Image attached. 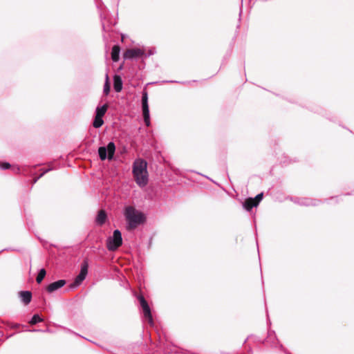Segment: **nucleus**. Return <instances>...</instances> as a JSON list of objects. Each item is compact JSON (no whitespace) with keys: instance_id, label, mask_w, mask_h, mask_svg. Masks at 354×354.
Segmentation results:
<instances>
[{"instance_id":"25","label":"nucleus","mask_w":354,"mask_h":354,"mask_svg":"<svg viewBox=\"0 0 354 354\" xmlns=\"http://www.w3.org/2000/svg\"><path fill=\"white\" fill-rule=\"evenodd\" d=\"M53 169H54V168H53V167H50V166H49V167H48V168H46V169H42V172H41V174L38 176H39V178H41V177H43L46 174H47L48 172H49V171H52V170H53Z\"/></svg>"},{"instance_id":"33","label":"nucleus","mask_w":354,"mask_h":354,"mask_svg":"<svg viewBox=\"0 0 354 354\" xmlns=\"http://www.w3.org/2000/svg\"><path fill=\"white\" fill-rule=\"evenodd\" d=\"M19 326H20V325H19V324H12V325L11 326V328H17L18 327H19Z\"/></svg>"},{"instance_id":"12","label":"nucleus","mask_w":354,"mask_h":354,"mask_svg":"<svg viewBox=\"0 0 354 354\" xmlns=\"http://www.w3.org/2000/svg\"><path fill=\"white\" fill-rule=\"evenodd\" d=\"M107 220V214L104 209H100L98 211L96 218L95 222L98 225H103Z\"/></svg>"},{"instance_id":"35","label":"nucleus","mask_w":354,"mask_h":354,"mask_svg":"<svg viewBox=\"0 0 354 354\" xmlns=\"http://www.w3.org/2000/svg\"><path fill=\"white\" fill-rule=\"evenodd\" d=\"M102 30H103V31H106L105 25L104 24V23H102Z\"/></svg>"},{"instance_id":"13","label":"nucleus","mask_w":354,"mask_h":354,"mask_svg":"<svg viewBox=\"0 0 354 354\" xmlns=\"http://www.w3.org/2000/svg\"><path fill=\"white\" fill-rule=\"evenodd\" d=\"M123 87V82L121 77L119 75L113 76V89L115 92L119 93L122 91Z\"/></svg>"},{"instance_id":"19","label":"nucleus","mask_w":354,"mask_h":354,"mask_svg":"<svg viewBox=\"0 0 354 354\" xmlns=\"http://www.w3.org/2000/svg\"><path fill=\"white\" fill-rule=\"evenodd\" d=\"M110 91H111V84H110V81H109V75H108V73H106V76H105V82H104V88H103L104 95H108L110 93Z\"/></svg>"},{"instance_id":"32","label":"nucleus","mask_w":354,"mask_h":354,"mask_svg":"<svg viewBox=\"0 0 354 354\" xmlns=\"http://www.w3.org/2000/svg\"><path fill=\"white\" fill-rule=\"evenodd\" d=\"M39 178V176L34 178L32 180V185L35 184Z\"/></svg>"},{"instance_id":"20","label":"nucleus","mask_w":354,"mask_h":354,"mask_svg":"<svg viewBox=\"0 0 354 354\" xmlns=\"http://www.w3.org/2000/svg\"><path fill=\"white\" fill-rule=\"evenodd\" d=\"M93 127L95 129L100 128L104 124V120L103 118L94 116L93 120Z\"/></svg>"},{"instance_id":"27","label":"nucleus","mask_w":354,"mask_h":354,"mask_svg":"<svg viewBox=\"0 0 354 354\" xmlns=\"http://www.w3.org/2000/svg\"><path fill=\"white\" fill-rule=\"evenodd\" d=\"M290 200L294 203L301 205V197H291Z\"/></svg>"},{"instance_id":"22","label":"nucleus","mask_w":354,"mask_h":354,"mask_svg":"<svg viewBox=\"0 0 354 354\" xmlns=\"http://www.w3.org/2000/svg\"><path fill=\"white\" fill-rule=\"evenodd\" d=\"M41 322H43V318L39 314H35L29 321V324L30 325H35Z\"/></svg>"},{"instance_id":"18","label":"nucleus","mask_w":354,"mask_h":354,"mask_svg":"<svg viewBox=\"0 0 354 354\" xmlns=\"http://www.w3.org/2000/svg\"><path fill=\"white\" fill-rule=\"evenodd\" d=\"M37 165H35L32 167H30L28 166L24 165L21 167V174L24 176H33L35 175L34 170L35 169Z\"/></svg>"},{"instance_id":"29","label":"nucleus","mask_w":354,"mask_h":354,"mask_svg":"<svg viewBox=\"0 0 354 354\" xmlns=\"http://www.w3.org/2000/svg\"><path fill=\"white\" fill-rule=\"evenodd\" d=\"M12 169L13 171V172L16 173V174H20L21 173V167H19V166H12Z\"/></svg>"},{"instance_id":"38","label":"nucleus","mask_w":354,"mask_h":354,"mask_svg":"<svg viewBox=\"0 0 354 354\" xmlns=\"http://www.w3.org/2000/svg\"><path fill=\"white\" fill-rule=\"evenodd\" d=\"M9 249H3L1 252H3V251H5V250H8Z\"/></svg>"},{"instance_id":"1","label":"nucleus","mask_w":354,"mask_h":354,"mask_svg":"<svg viewBox=\"0 0 354 354\" xmlns=\"http://www.w3.org/2000/svg\"><path fill=\"white\" fill-rule=\"evenodd\" d=\"M124 216L126 221V228L128 231L134 230L147 221L145 214L133 206L125 207Z\"/></svg>"},{"instance_id":"28","label":"nucleus","mask_w":354,"mask_h":354,"mask_svg":"<svg viewBox=\"0 0 354 354\" xmlns=\"http://www.w3.org/2000/svg\"><path fill=\"white\" fill-rule=\"evenodd\" d=\"M162 83H179L182 84H185L186 83H189V82H178V81H174V80H165L162 82Z\"/></svg>"},{"instance_id":"2","label":"nucleus","mask_w":354,"mask_h":354,"mask_svg":"<svg viewBox=\"0 0 354 354\" xmlns=\"http://www.w3.org/2000/svg\"><path fill=\"white\" fill-rule=\"evenodd\" d=\"M156 53L155 48H133L127 50L123 55L124 59H140L139 69L142 70L145 67V59Z\"/></svg>"},{"instance_id":"23","label":"nucleus","mask_w":354,"mask_h":354,"mask_svg":"<svg viewBox=\"0 0 354 354\" xmlns=\"http://www.w3.org/2000/svg\"><path fill=\"white\" fill-rule=\"evenodd\" d=\"M143 120L145 125L147 127H150L151 120H150V113L149 111H142Z\"/></svg>"},{"instance_id":"26","label":"nucleus","mask_w":354,"mask_h":354,"mask_svg":"<svg viewBox=\"0 0 354 354\" xmlns=\"http://www.w3.org/2000/svg\"><path fill=\"white\" fill-rule=\"evenodd\" d=\"M263 193L261 192V193H259L258 194L256 197L254 198H253L255 202H258V204L261 202V201L263 199Z\"/></svg>"},{"instance_id":"5","label":"nucleus","mask_w":354,"mask_h":354,"mask_svg":"<svg viewBox=\"0 0 354 354\" xmlns=\"http://www.w3.org/2000/svg\"><path fill=\"white\" fill-rule=\"evenodd\" d=\"M122 244V233L119 230H115L113 235L106 240V248L109 251H115Z\"/></svg>"},{"instance_id":"14","label":"nucleus","mask_w":354,"mask_h":354,"mask_svg":"<svg viewBox=\"0 0 354 354\" xmlns=\"http://www.w3.org/2000/svg\"><path fill=\"white\" fill-rule=\"evenodd\" d=\"M258 206V202H255V201L252 198H250L246 199L243 203V207L245 210L250 212L252 209L253 207Z\"/></svg>"},{"instance_id":"17","label":"nucleus","mask_w":354,"mask_h":354,"mask_svg":"<svg viewBox=\"0 0 354 354\" xmlns=\"http://www.w3.org/2000/svg\"><path fill=\"white\" fill-rule=\"evenodd\" d=\"M109 109L108 104H104L102 106H97L95 109V115L103 118Z\"/></svg>"},{"instance_id":"34","label":"nucleus","mask_w":354,"mask_h":354,"mask_svg":"<svg viewBox=\"0 0 354 354\" xmlns=\"http://www.w3.org/2000/svg\"><path fill=\"white\" fill-rule=\"evenodd\" d=\"M43 333H50V330L48 328H46L45 330H42Z\"/></svg>"},{"instance_id":"7","label":"nucleus","mask_w":354,"mask_h":354,"mask_svg":"<svg viewBox=\"0 0 354 354\" xmlns=\"http://www.w3.org/2000/svg\"><path fill=\"white\" fill-rule=\"evenodd\" d=\"M331 202L334 203H337L339 202V197L335 196L331 197L328 199H325L324 201H322L320 199L317 198H308V197H301V206H318L320 204L327 202L328 203H330Z\"/></svg>"},{"instance_id":"39","label":"nucleus","mask_w":354,"mask_h":354,"mask_svg":"<svg viewBox=\"0 0 354 354\" xmlns=\"http://www.w3.org/2000/svg\"><path fill=\"white\" fill-rule=\"evenodd\" d=\"M98 1H99L100 2V3H102V0H98Z\"/></svg>"},{"instance_id":"16","label":"nucleus","mask_w":354,"mask_h":354,"mask_svg":"<svg viewBox=\"0 0 354 354\" xmlns=\"http://www.w3.org/2000/svg\"><path fill=\"white\" fill-rule=\"evenodd\" d=\"M120 47L118 45H114L111 49V59L113 62H117L120 59Z\"/></svg>"},{"instance_id":"11","label":"nucleus","mask_w":354,"mask_h":354,"mask_svg":"<svg viewBox=\"0 0 354 354\" xmlns=\"http://www.w3.org/2000/svg\"><path fill=\"white\" fill-rule=\"evenodd\" d=\"M19 297L24 305H28L32 300V292L29 290H21L19 292Z\"/></svg>"},{"instance_id":"31","label":"nucleus","mask_w":354,"mask_h":354,"mask_svg":"<svg viewBox=\"0 0 354 354\" xmlns=\"http://www.w3.org/2000/svg\"><path fill=\"white\" fill-rule=\"evenodd\" d=\"M26 331L32 332V333H36V332H42L41 329H26Z\"/></svg>"},{"instance_id":"15","label":"nucleus","mask_w":354,"mask_h":354,"mask_svg":"<svg viewBox=\"0 0 354 354\" xmlns=\"http://www.w3.org/2000/svg\"><path fill=\"white\" fill-rule=\"evenodd\" d=\"M141 105H142V111H149V103H148V93L146 90H144L142 93Z\"/></svg>"},{"instance_id":"3","label":"nucleus","mask_w":354,"mask_h":354,"mask_svg":"<svg viewBox=\"0 0 354 354\" xmlns=\"http://www.w3.org/2000/svg\"><path fill=\"white\" fill-rule=\"evenodd\" d=\"M132 174L140 187L146 186L149 180L147 162L143 159H136L133 163Z\"/></svg>"},{"instance_id":"37","label":"nucleus","mask_w":354,"mask_h":354,"mask_svg":"<svg viewBox=\"0 0 354 354\" xmlns=\"http://www.w3.org/2000/svg\"><path fill=\"white\" fill-rule=\"evenodd\" d=\"M230 55V54H229V55H227L225 56V57H224V59H227V57H228Z\"/></svg>"},{"instance_id":"4","label":"nucleus","mask_w":354,"mask_h":354,"mask_svg":"<svg viewBox=\"0 0 354 354\" xmlns=\"http://www.w3.org/2000/svg\"><path fill=\"white\" fill-rule=\"evenodd\" d=\"M116 146L113 141L109 142L106 146H101L97 149L99 158L100 160H113L114 159Z\"/></svg>"},{"instance_id":"21","label":"nucleus","mask_w":354,"mask_h":354,"mask_svg":"<svg viewBox=\"0 0 354 354\" xmlns=\"http://www.w3.org/2000/svg\"><path fill=\"white\" fill-rule=\"evenodd\" d=\"M46 275V271L44 268H41L36 277V281L37 283H41Z\"/></svg>"},{"instance_id":"8","label":"nucleus","mask_w":354,"mask_h":354,"mask_svg":"<svg viewBox=\"0 0 354 354\" xmlns=\"http://www.w3.org/2000/svg\"><path fill=\"white\" fill-rule=\"evenodd\" d=\"M263 344L273 348H279L281 351L286 353L283 346L279 342L274 331H269L267 337L263 341Z\"/></svg>"},{"instance_id":"10","label":"nucleus","mask_w":354,"mask_h":354,"mask_svg":"<svg viewBox=\"0 0 354 354\" xmlns=\"http://www.w3.org/2000/svg\"><path fill=\"white\" fill-rule=\"evenodd\" d=\"M66 284V281L65 279H59L56 281L52 282L48 284L46 287V291L48 293H52L59 288L64 287Z\"/></svg>"},{"instance_id":"6","label":"nucleus","mask_w":354,"mask_h":354,"mask_svg":"<svg viewBox=\"0 0 354 354\" xmlns=\"http://www.w3.org/2000/svg\"><path fill=\"white\" fill-rule=\"evenodd\" d=\"M138 300L140 303V306L145 320L146 322H147L148 324L151 326H153L154 322H153L151 308H150L147 301H146V299H145V297L142 295H139L138 297Z\"/></svg>"},{"instance_id":"24","label":"nucleus","mask_w":354,"mask_h":354,"mask_svg":"<svg viewBox=\"0 0 354 354\" xmlns=\"http://www.w3.org/2000/svg\"><path fill=\"white\" fill-rule=\"evenodd\" d=\"M12 167V165L8 162H0V168L3 170L8 169Z\"/></svg>"},{"instance_id":"36","label":"nucleus","mask_w":354,"mask_h":354,"mask_svg":"<svg viewBox=\"0 0 354 354\" xmlns=\"http://www.w3.org/2000/svg\"><path fill=\"white\" fill-rule=\"evenodd\" d=\"M68 332H70V333H74V334H75V335H78L77 333H74V332L71 331V330H69V329H68Z\"/></svg>"},{"instance_id":"30","label":"nucleus","mask_w":354,"mask_h":354,"mask_svg":"<svg viewBox=\"0 0 354 354\" xmlns=\"http://www.w3.org/2000/svg\"><path fill=\"white\" fill-rule=\"evenodd\" d=\"M285 160L283 161L284 164L286 165H288V164H290V163H292L293 162H296L295 160H292V159H290L289 157H286L285 156L284 157Z\"/></svg>"},{"instance_id":"9","label":"nucleus","mask_w":354,"mask_h":354,"mask_svg":"<svg viewBox=\"0 0 354 354\" xmlns=\"http://www.w3.org/2000/svg\"><path fill=\"white\" fill-rule=\"evenodd\" d=\"M88 263L86 260H84L81 264L80 272L78 275L75 277L72 287L79 286L83 281L86 279L88 274Z\"/></svg>"}]
</instances>
